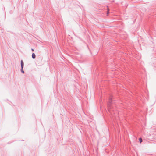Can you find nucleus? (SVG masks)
<instances>
[{
  "mask_svg": "<svg viewBox=\"0 0 156 156\" xmlns=\"http://www.w3.org/2000/svg\"><path fill=\"white\" fill-rule=\"evenodd\" d=\"M108 13H107V14H108V11H109V9H108Z\"/></svg>",
  "mask_w": 156,
  "mask_h": 156,
  "instance_id": "nucleus-6",
  "label": "nucleus"
},
{
  "mask_svg": "<svg viewBox=\"0 0 156 156\" xmlns=\"http://www.w3.org/2000/svg\"><path fill=\"white\" fill-rule=\"evenodd\" d=\"M21 67H23V66L24 65V64H23V61L22 60H21Z\"/></svg>",
  "mask_w": 156,
  "mask_h": 156,
  "instance_id": "nucleus-2",
  "label": "nucleus"
},
{
  "mask_svg": "<svg viewBox=\"0 0 156 156\" xmlns=\"http://www.w3.org/2000/svg\"><path fill=\"white\" fill-rule=\"evenodd\" d=\"M139 140L140 143H141L142 142V140L141 138H139Z\"/></svg>",
  "mask_w": 156,
  "mask_h": 156,
  "instance_id": "nucleus-4",
  "label": "nucleus"
},
{
  "mask_svg": "<svg viewBox=\"0 0 156 156\" xmlns=\"http://www.w3.org/2000/svg\"><path fill=\"white\" fill-rule=\"evenodd\" d=\"M31 50L32 51H34V49L32 48L31 49Z\"/></svg>",
  "mask_w": 156,
  "mask_h": 156,
  "instance_id": "nucleus-5",
  "label": "nucleus"
},
{
  "mask_svg": "<svg viewBox=\"0 0 156 156\" xmlns=\"http://www.w3.org/2000/svg\"><path fill=\"white\" fill-rule=\"evenodd\" d=\"M32 58H35L36 55L34 53H33L32 54Z\"/></svg>",
  "mask_w": 156,
  "mask_h": 156,
  "instance_id": "nucleus-1",
  "label": "nucleus"
},
{
  "mask_svg": "<svg viewBox=\"0 0 156 156\" xmlns=\"http://www.w3.org/2000/svg\"><path fill=\"white\" fill-rule=\"evenodd\" d=\"M21 71L23 73H24V71L23 70V67H21Z\"/></svg>",
  "mask_w": 156,
  "mask_h": 156,
  "instance_id": "nucleus-3",
  "label": "nucleus"
}]
</instances>
